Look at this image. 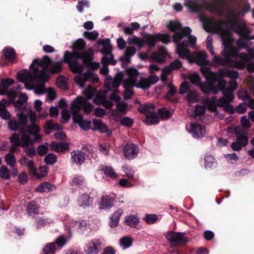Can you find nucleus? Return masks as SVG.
I'll list each match as a JSON object with an SVG mask.
<instances>
[{"instance_id":"c03bdc74","label":"nucleus","mask_w":254,"mask_h":254,"mask_svg":"<svg viewBox=\"0 0 254 254\" xmlns=\"http://www.w3.org/2000/svg\"><path fill=\"white\" fill-rule=\"evenodd\" d=\"M139 218L132 215L126 217L125 219V223L130 227H136L139 223Z\"/></svg>"},{"instance_id":"7c9ffc66","label":"nucleus","mask_w":254,"mask_h":254,"mask_svg":"<svg viewBox=\"0 0 254 254\" xmlns=\"http://www.w3.org/2000/svg\"><path fill=\"white\" fill-rule=\"evenodd\" d=\"M56 189L55 185L49 182H46L41 184L36 189V191L40 192H48Z\"/></svg>"},{"instance_id":"a878e982","label":"nucleus","mask_w":254,"mask_h":254,"mask_svg":"<svg viewBox=\"0 0 254 254\" xmlns=\"http://www.w3.org/2000/svg\"><path fill=\"white\" fill-rule=\"evenodd\" d=\"M167 55L165 49L160 48L158 51L154 52L151 56V59L156 62L163 63L165 60V58Z\"/></svg>"},{"instance_id":"79ce46f5","label":"nucleus","mask_w":254,"mask_h":254,"mask_svg":"<svg viewBox=\"0 0 254 254\" xmlns=\"http://www.w3.org/2000/svg\"><path fill=\"white\" fill-rule=\"evenodd\" d=\"M84 184V178L81 175H75L70 182V186L72 187H80L83 186Z\"/></svg>"},{"instance_id":"ddd939ff","label":"nucleus","mask_w":254,"mask_h":254,"mask_svg":"<svg viewBox=\"0 0 254 254\" xmlns=\"http://www.w3.org/2000/svg\"><path fill=\"white\" fill-rule=\"evenodd\" d=\"M143 38L145 44L152 47H154L158 42L167 44L170 41V36L166 34H146L143 36Z\"/></svg>"},{"instance_id":"b1692460","label":"nucleus","mask_w":254,"mask_h":254,"mask_svg":"<svg viewBox=\"0 0 254 254\" xmlns=\"http://www.w3.org/2000/svg\"><path fill=\"white\" fill-rule=\"evenodd\" d=\"M50 146L52 151H55L58 153H64L67 150H68V144L64 142H57L56 141H52L50 143Z\"/></svg>"},{"instance_id":"20e7f679","label":"nucleus","mask_w":254,"mask_h":254,"mask_svg":"<svg viewBox=\"0 0 254 254\" xmlns=\"http://www.w3.org/2000/svg\"><path fill=\"white\" fill-rule=\"evenodd\" d=\"M215 87V86H214ZM237 87V82L232 81L227 83L225 80L221 79L217 81V86H216L218 90L223 91V94L226 99L220 98L218 100L215 96L212 97L208 103V110L215 113L216 116H218V112L216 106L224 107L227 103L231 102L233 98V92Z\"/></svg>"},{"instance_id":"473e14b6","label":"nucleus","mask_w":254,"mask_h":254,"mask_svg":"<svg viewBox=\"0 0 254 254\" xmlns=\"http://www.w3.org/2000/svg\"><path fill=\"white\" fill-rule=\"evenodd\" d=\"M123 213V210L121 208L117 209L110 217V226L111 227L117 226L119 223L121 216Z\"/></svg>"},{"instance_id":"aec40b11","label":"nucleus","mask_w":254,"mask_h":254,"mask_svg":"<svg viewBox=\"0 0 254 254\" xmlns=\"http://www.w3.org/2000/svg\"><path fill=\"white\" fill-rule=\"evenodd\" d=\"M248 140V137L246 135L240 134L237 137L236 141L232 143L231 147L234 151H239L247 145Z\"/></svg>"},{"instance_id":"680f3d73","label":"nucleus","mask_w":254,"mask_h":254,"mask_svg":"<svg viewBox=\"0 0 254 254\" xmlns=\"http://www.w3.org/2000/svg\"><path fill=\"white\" fill-rule=\"evenodd\" d=\"M172 70L173 69L170 65L163 69L161 77V79L162 81L164 82L167 80L168 75L171 72Z\"/></svg>"},{"instance_id":"6e6552de","label":"nucleus","mask_w":254,"mask_h":254,"mask_svg":"<svg viewBox=\"0 0 254 254\" xmlns=\"http://www.w3.org/2000/svg\"><path fill=\"white\" fill-rule=\"evenodd\" d=\"M222 3L223 5L225 3V0H212L209 3L207 2H204L202 5H199L195 1L191 0H185V4L188 7L190 12H198L203 9H208L212 12L215 13L212 8L213 5L219 3Z\"/></svg>"},{"instance_id":"c756f323","label":"nucleus","mask_w":254,"mask_h":254,"mask_svg":"<svg viewBox=\"0 0 254 254\" xmlns=\"http://www.w3.org/2000/svg\"><path fill=\"white\" fill-rule=\"evenodd\" d=\"M18 161L21 165L26 164L33 175H36V170L32 160H30L25 156H23L19 159Z\"/></svg>"},{"instance_id":"8fccbe9b","label":"nucleus","mask_w":254,"mask_h":254,"mask_svg":"<svg viewBox=\"0 0 254 254\" xmlns=\"http://www.w3.org/2000/svg\"><path fill=\"white\" fill-rule=\"evenodd\" d=\"M13 153L9 152V153L6 154L4 157L5 162L11 168H13L16 164V158Z\"/></svg>"},{"instance_id":"2eb2a0df","label":"nucleus","mask_w":254,"mask_h":254,"mask_svg":"<svg viewBox=\"0 0 254 254\" xmlns=\"http://www.w3.org/2000/svg\"><path fill=\"white\" fill-rule=\"evenodd\" d=\"M74 81L78 86L83 88L86 81H91L93 83H96L99 81V77L97 74L88 70L82 75L79 74L75 76Z\"/></svg>"},{"instance_id":"f3484780","label":"nucleus","mask_w":254,"mask_h":254,"mask_svg":"<svg viewBox=\"0 0 254 254\" xmlns=\"http://www.w3.org/2000/svg\"><path fill=\"white\" fill-rule=\"evenodd\" d=\"M187 130L194 138H199L204 137L206 133L205 127L198 123H191L187 127Z\"/></svg>"},{"instance_id":"338daca9","label":"nucleus","mask_w":254,"mask_h":254,"mask_svg":"<svg viewBox=\"0 0 254 254\" xmlns=\"http://www.w3.org/2000/svg\"><path fill=\"white\" fill-rule=\"evenodd\" d=\"M66 242V240L65 237L62 235L56 239L55 243H54L55 245L56 244L60 248H62L65 244Z\"/></svg>"},{"instance_id":"e2e57ef3","label":"nucleus","mask_w":254,"mask_h":254,"mask_svg":"<svg viewBox=\"0 0 254 254\" xmlns=\"http://www.w3.org/2000/svg\"><path fill=\"white\" fill-rule=\"evenodd\" d=\"M95 91L94 88L88 87L83 91V93L85 96L84 98L86 99L87 100L91 99L93 97V96L95 93Z\"/></svg>"},{"instance_id":"603ef678","label":"nucleus","mask_w":254,"mask_h":254,"mask_svg":"<svg viewBox=\"0 0 254 254\" xmlns=\"http://www.w3.org/2000/svg\"><path fill=\"white\" fill-rule=\"evenodd\" d=\"M168 92L166 95V98L173 102L176 101V100L171 99V97L176 94L177 91V88L175 87L172 84L170 83L167 86Z\"/></svg>"},{"instance_id":"412c9836","label":"nucleus","mask_w":254,"mask_h":254,"mask_svg":"<svg viewBox=\"0 0 254 254\" xmlns=\"http://www.w3.org/2000/svg\"><path fill=\"white\" fill-rule=\"evenodd\" d=\"M79 58H74L71 57L68 61H67V59L65 57V54H64V63L68 64L70 69L74 73H80L83 71V65L78 64L74 60L79 59Z\"/></svg>"},{"instance_id":"a18cd8bd","label":"nucleus","mask_w":254,"mask_h":254,"mask_svg":"<svg viewBox=\"0 0 254 254\" xmlns=\"http://www.w3.org/2000/svg\"><path fill=\"white\" fill-rule=\"evenodd\" d=\"M67 81V79L65 76H60L57 78L56 83L59 88L65 90L68 88Z\"/></svg>"},{"instance_id":"a211bd4d","label":"nucleus","mask_w":254,"mask_h":254,"mask_svg":"<svg viewBox=\"0 0 254 254\" xmlns=\"http://www.w3.org/2000/svg\"><path fill=\"white\" fill-rule=\"evenodd\" d=\"M72 115L74 123L78 124L82 129L88 130L91 128V122L89 121L83 120L82 116L80 114H72Z\"/></svg>"},{"instance_id":"864d4df0","label":"nucleus","mask_w":254,"mask_h":254,"mask_svg":"<svg viewBox=\"0 0 254 254\" xmlns=\"http://www.w3.org/2000/svg\"><path fill=\"white\" fill-rule=\"evenodd\" d=\"M135 53L136 49L134 46L127 47L125 52V56L123 58L124 60L129 62L130 57L134 55Z\"/></svg>"},{"instance_id":"9b49d317","label":"nucleus","mask_w":254,"mask_h":254,"mask_svg":"<svg viewBox=\"0 0 254 254\" xmlns=\"http://www.w3.org/2000/svg\"><path fill=\"white\" fill-rule=\"evenodd\" d=\"M188 78L190 81L198 87L200 89L205 93L211 92L213 94H216L218 90L214 86H212L210 83L207 81V82L202 83L201 82V78L196 73H193L188 75Z\"/></svg>"},{"instance_id":"de8ad7c7","label":"nucleus","mask_w":254,"mask_h":254,"mask_svg":"<svg viewBox=\"0 0 254 254\" xmlns=\"http://www.w3.org/2000/svg\"><path fill=\"white\" fill-rule=\"evenodd\" d=\"M7 125L9 129L11 130L15 131L18 129L19 130H24L23 129H21L18 121L15 119L9 120L8 122Z\"/></svg>"},{"instance_id":"6ab92c4d","label":"nucleus","mask_w":254,"mask_h":254,"mask_svg":"<svg viewBox=\"0 0 254 254\" xmlns=\"http://www.w3.org/2000/svg\"><path fill=\"white\" fill-rule=\"evenodd\" d=\"M124 156L128 159H132L137 156L138 148L137 146L132 143L127 144L123 150Z\"/></svg>"},{"instance_id":"4be33fe9","label":"nucleus","mask_w":254,"mask_h":254,"mask_svg":"<svg viewBox=\"0 0 254 254\" xmlns=\"http://www.w3.org/2000/svg\"><path fill=\"white\" fill-rule=\"evenodd\" d=\"M71 162L77 165H81L85 160V153L79 150H73L70 153Z\"/></svg>"},{"instance_id":"5701e85b","label":"nucleus","mask_w":254,"mask_h":254,"mask_svg":"<svg viewBox=\"0 0 254 254\" xmlns=\"http://www.w3.org/2000/svg\"><path fill=\"white\" fill-rule=\"evenodd\" d=\"M93 202V198L87 193L81 194L77 199V203L79 207L85 208L91 206Z\"/></svg>"},{"instance_id":"a19ab883","label":"nucleus","mask_w":254,"mask_h":254,"mask_svg":"<svg viewBox=\"0 0 254 254\" xmlns=\"http://www.w3.org/2000/svg\"><path fill=\"white\" fill-rule=\"evenodd\" d=\"M100 168L101 171L106 176L111 178H116L118 177V175L112 167L102 165L101 166Z\"/></svg>"},{"instance_id":"bf43d9fd","label":"nucleus","mask_w":254,"mask_h":254,"mask_svg":"<svg viewBox=\"0 0 254 254\" xmlns=\"http://www.w3.org/2000/svg\"><path fill=\"white\" fill-rule=\"evenodd\" d=\"M55 243H52L47 244L43 250L42 254H54Z\"/></svg>"},{"instance_id":"f257e3e1","label":"nucleus","mask_w":254,"mask_h":254,"mask_svg":"<svg viewBox=\"0 0 254 254\" xmlns=\"http://www.w3.org/2000/svg\"><path fill=\"white\" fill-rule=\"evenodd\" d=\"M250 4H247L243 8L244 13L239 14L235 10L231 9L225 3L214 4L211 9L215 14L223 15L226 21L211 20L204 25L207 32L216 33L222 39L224 49L221 56L227 60V66L236 67L243 69L247 66L250 72L254 73V63L248 64L254 58V49L250 48L248 39L244 33V28L238 22L239 15L250 11ZM247 82L254 88V78L251 76L247 78Z\"/></svg>"},{"instance_id":"49530a36","label":"nucleus","mask_w":254,"mask_h":254,"mask_svg":"<svg viewBox=\"0 0 254 254\" xmlns=\"http://www.w3.org/2000/svg\"><path fill=\"white\" fill-rule=\"evenodd\" d=\"M133 239L129 236L124 237L120 240V245L124 249L129 248L132 244Z\"/></svg>"},{"instance_id":"37998d69","label":"nucleus","mask_w":254,"mask_h":254,"mask_svg":"<svg viewBox=\"0 0 254 254\" xmlns=\"http://www.w3.org/2000/svg\"><path fill=\"white\" fill-rule=\"evenodd\" d=\"M113 199L108 196H103L100 202V208L110 209L112 205Z\"/></svg>"},{"instance_id":"052dcab7","label":"nucleus","mask_w":254,"mask_h":254,"mask_svg":"<svg viewBox=\"0 0 254 254\" xmlns=\"http://www.w3.org/2000/svg\"><path fill=\"white\" fill-rule=\"evenodd\" d=\"M39 170L40 172L39 174L37 173V171H36V175H34L37 178H41L42 177H45L48 174V170L46 166L40 167Z\"/></svg>"},{"instance_id":"c85d7f7f","label":"nucleus","mask_w":254,"mask_h":254,"mask_svg":"<svg viewBox=\"0 0 254 254\" xmlns=\"http://www.w3.org/2000/svg\"><path fill=\"white\" fill-rule=\"evenodd\" d=\"M22 89V86L20 85H17L12 87L11 89L9 90L7 88V93H6L8 98L9 103H13L15 100V97L17 96L18 91Z\"/></svg>"},{"instance_id":"4c0bfd02","label":"nucleus","mask_w":254,"mask_h":254,"mask_svg":"<svg viewBox=\"0 0 254 254\" xmlns=\"http://www.w3.org/2000/svg\"><path fill=\"white\" fill-rule=\"evenodd\" d=\"M5 104H7L5 100H2L0 102V117L4 120L10 119L11 115L9 112L5 109Z\"/></svg>"},{"instance_id":"4d7b16f0","label":"nucleus","mask_w":254,"mask_h":254,"mask_svg":"<svg viewBox=\"0 0 254 254\" xmlns=\"http://www.w3.org/2000/svg\"><path fill=\"white\" fill-rule=\"evenodd\" d=\"M0 177L3 180H8L10 178V172L6 167L2 166L0 167Z\"/></svg>"},{"instance_id":"bb28decb","label":"nucleus","mask_w":254,"mask_h":254,"mask_svg":"<svg viewBox=\"0 0 254 254\" xmlns=\"http://www.w3.org/2000/svg\"><path fill=\"white\" fill-rule=\"evenodd\" d=\"M166 237L171 242L180 243L185 241L184 236L179 233L169 232L167 233Z\"/></svg>"},{"instance_id":"0eeeda50","label":"nucleus","mask_w":254,"mask_h":254,"mask_svg":"<svg viewBox=\"0 0 254 254\" xmlns=\"http://www.w3.org/2000/svg\"><path fill=\"white\" fill-rule=\"evenodd\" d=\"M85 42L82 39H78L74 44L73 51L68 52L65 51L64 54H65V57L67 61H68L71 57L74 58H82V61H85V59L90 58L93 55V51L92 49H88L87 51L89 54V57L86 56V53L84 52V49L85 47Z\"/></svg>"},{"instance_id":"13d9d810","label":"nucleus","mask_w":254,"mask_h":254,"mask_svg":"<svg viewBox=\"0 0 254 254\" xmlns=\"http://www.w3.org/2000/svg\"><path fill=\"white\" fill-rule=\"evenodd\" d=\"M44 161L48 165H53L57 161V156L54 154L50 153L45 157Z\"/></svg>"},{"instance_id":"7ed1b4c3","label":"nucleus","mask_w":254,"mask_h":254,"mask_svg":"<svg viewBox=\"0 0 254 254\" xmlns=\"http://www.w3.org/2000/svg\"><path fill=\"white\" fill-rule=\"evenodd\" d=\"M168 28L174 32L173 40L176 44V52L179 57L186 59L190 63L199 65L211 64L207 59V54L204 51H199L190 54L188 46L193 48L195 46L196 38L191 35V30L189 27L184 28L177 21H170L167 24Z\"/></svg>"},{"instance_id":"393cba45","label":"nucleus","mask_w":254,"mask_h":254,"mask_svg":"<svg viewBox=\"0 0 254 254\" xmlns=\"http://www.w3.org/2000/svg\"><path fill=\"white\" fill-rule=\"evenodd\" d=\"M27 130L30 134L34 136V138L32 139L33 143L36 141L40 142L41 141L42 137L39 133L40 130V127L35 123H32L31 125L27 127Z\"/></svg>"},{"instance_id":"72a5a7b5","label":"nucleus","mask_w":254,"mask_h":254,"mask_svg":"<svg viewBox=\"0 0 254 254\" xmlns=\"http://www.w3.org/2000/svg\"><path fill=\"white\" fill-rule=\"evenodd\" d=\"M123 213V210L121 208L117 209L110 217V226L111 227L117 226L119 223L121 216Z\"/></svg>"},{"instance_id":"f8f14e48","label":"nucleus","mask_w":254,"mask_h":254,"mask_svg":"<svg viewBox=\"0 0 254 254\" xmlns=\"http://www.w3.org/2000/svg\"><path fill=\"white\" fill-rule=\"evenodd\" d=\"M212 38L210 36H209L206 39V46L207 50L213 57V59L211 62V65L214 67L226 66V65L229 63L227 60H226L223 57L216 55L212 46Z\"/></svg>"},{"instance_id":"2f4dec72","label":"nucleus","mask_w":254,"mask_h":254,"mask_svg":"<svg viewBox=\"0 0 254 254\" xmlns=\"http://www.w3.org/2000/svg\"><path fill=\"white\" fill-rule=\"evenodd\" d=\"M123 213V210L121 208L117 209L110 217V226L111 227L117 226L119 223L121 216Z\"/></svg>"},{"instance_id":"423d86ee","label":"nucleus","mask_w":254,"mask_h":254,"mask_svg":"<svg viewBox=\"0 0 254 254\" xmlns=\"http://www.w3.org/2000/svg\"><path fill=\"white\" fill-rule=\"evenodd\" d=\"M19 133L20 137L18 134L13 133L9 138L11 143L9 152L11 153H14L19 146L26 147L28 145L33 144L32 138L29 134L22 130H19Z\"/></svg>"},{"instance_id":"3c124183","label":"nucleus","mask_w":254,"mask_h":254,"mask_svg":"<svg viewBox=\"0 0 254 254\" xmlns=\"http://www.w3.org/2000/svg\"><path fill=\"white\" fill-rule=\"evenodd\" d=\"M154 106L152 104H146L141 106L139 108V111L142 113L147 114L152 113L154 112Z\"/></svg>"},{"instance_id":"dca6fc26","label":"nucleus","mask_w":254,"mask_h":254,"mask_svg":"<svg viewBox=\"0 0 254 254\" xmlns=\"http://www.w3.org/2000/svg\"><path fill=\"white\" fill-rule=\"evenodd\" d=\"M159 80V77L153 74L145 78L142 77L139 74L138 82L136 87L143 89L149 88L152 84H156Z\"/></svg>"},{"instance_id":"c9c22d12","label":"nucleus","mask_w":254,"mask_h":254,"mask_svg":"<svg viewBox=\"0 0 254 254\" xmlns=\"http://www.w3.org/2000/svg\"><path fill=\"white\" fill-rule=\"evenodd\" d=\"M93 130H99L101 132H106L108 130L107 126L105 125L100 120L94 119L93 121Z\"/></svg>"},{"instance_id":"5fc2aeb1","label":"nucleus","mask_w":254,"mask_h":254,"mask_svg":"<svg viewBox=\"0 0 254 254\" xmlns=\"http://www.w3.org/2000/svg\"><path fill=\"white\" fill-rule=\"evenodd\" d=\"M53 222V220L49 218H45L44 217H40L38 218L37 221V227L40 228L43 226L50 224Z\"/></svg>"},{"instance_id":"69168bd1","label":"nucleus","mask_w":254,"mask_h":254,"mask_svg":"<svg viewBox=\"0 0 254 254\" xmlns=\"http://www.w3.org/2000/svg\"><path fill=\"white\" fill-rule=\"evenodd\" d=\"M186 98L189 103H194L198 100L197 94L195 92H189L187 95Z\"/></svg>"},{"instance_id":"f03ea898","label":"nucleus","mask_w":254,"mask_h":254,"mask_svg":"<svg viewBox=\"0 0 254 254\" xmlns=\"http://www.w3.org/2000/svg\"><path fill=\"white\" fill-rule=\"evenodd\" d=\"M30 68V71L25 69L18 72L16 78L24 84L27 89L35 88L34 92L36 94H42L45 91L44 85L48 80V69L52 74L58 73L62 70V63L52 62L49 57L45 56L41 60H34Z\"/></svg>"},{"instance_id":"774afa93","label":"nucleus","mask_w":254,"mask_h":254,"mask_svg":"<svg viewBox=\"0 0 254 254\" xmlns=\"http://www.w3.org/2000/svg\"><path fill=\"white\" fill-rule=\"evenodd\" d=\"M62 121L61 122L66 123L70 119L69 112L67 109H64L62 111Z\"/></svg>"},{"instance_id":"1a4fd4ad","label":"nucleus","mask_w":254,"mask_h":254,"mask_svg":"<svg viewBox=\"0 0 254 254\" xmlns=\"http://www.w3.org/2000/svg\"><path fill=\"white\" fill-rule=\"evenodd\" d=\"M82 108L85 113H89L93 110V106L88 102L84 97L79 96L72 102L70 108L71 113L79 114V112Z\"/></svg>"},{"instance_id":"cd10ccee","label":"nucleus","mask_w":254,"mask_h":254,"mask_svg":"<svg viewBox=\"0 0 254 254\" xmlns=\"http://www.w3.org/2000/svg\"><path fill=\"white\" fill-rule=\"evenodd\" d=\"M99 251V247L93 241L89 242L84 247L86 254H98Z\"/></svg>"},{"instance_id":"4468645a","label":"nucleus","mask_w":254,"mask_h":254,"mask_svg":"<svg viewBox=\"0 0 254 254\" xmlns=\"http://www.w3.org/2000/svg\"><path fill=\"white\" fill-rule=\"evenodd\" d=\"M126 72L123 74L122 72L117 73L115 79H113L110 76H107L105 80V87L108 90L116 91L121 84L122 79H124Z\"/></svg>"},{"instance_id":"9d476101","label":"nucleus","mask_w":254,"mask_h":254,"mask_svg":"<svg viewBox=\"0 0 254 254\" xmlns=\"http://www.w3.org/2000/svg\"><path fill=\"white\" fill-rule=\"evenodd\" d=\"M200 70L206 79L212 86L214 84L219 78L227 77L228 69L223 68L219 69L218 72H212L208 67L201 66Z\"/></svg>"},{"instance_id":"39448f33","label":"nucleus","mask_w":254,"mask_h":254,"mask_svg":"<svg viewBox=\"0 0 254 254\" xmlns=\"http://www.w3.org/2000/svg\"><path fill=\"white\" fill-rule=\"evenodd\" d=\"M139 72L134 68H129L126 69V75L123 80V85L125 89L124 96L126 100L131 98L134 94L132 90L133 87H136L138 80Z\"/></svg>"},{"instance_id":"0e129e2a","label":"nucleus","mask_w":254,"mask_h":254,"mask_svg":"<svg viewBox=\"0 0 254 254\" xmlns=\"http://www.w3.org/2000/svg\"><path fill=\"white\" fill-rule=\"evenodd\" d=\"M238 97L239 99L244 101L250 97V93L244 89H240L237 92Z\"/></svg>"},{"instance_id":"09e8293b","label":"nucleus","mask_w":254,"mask_h":254,"mask_svg":"<svg viewBox=\"0 0 254 254\" xmlns=\"http://www.w3.org/2000/svg\"><path fill=\"white\" fill-rule=\"evenodd\" d=\"M2 52L3 56L7 60H13L15 59L16 55L13 49L6 47L3 49Z\"/></svg>"},{"instance_id":"6e6d98bb","label":"nucleus","mask_w":254,"mask_h":254,"mask_svg":"<svg viewBox=\"0 0 254 254\" xmlns=\"http://www.w3.org/2000/svg\"><path fill=\"white\" fill-rule=\"evenodd\" d=\"M98 36L99 33L96 31L84 32L83 33V36L90 41L95 40L98 38Z\"/></svg>"},{"instance_id":"ea45409f","label":"nucleus","mask_w":254,"mask_h":254,"mask_svg":"<svg viewBox=\"0 0 254 254\" xmlns=\"http://www.w3.org/2000/svg\"><path fill=\"white\" fill-rule=\"evenodd\" d=\"M144 122L148 125L156 124L159 122V118L155 112H153L146 114Z\"/></svg>"},{"instance_id":"e433bc0d","label":"nucleus","mask_w":254,"mask_h":254,"mask_svg":"<svg viewBox=\"0 0 254 254\" xmlns=\"http://www.w3.org/2000/svg\"><path fill=\"white\" fill-rule=\"evenodd\" d=\"M26 210L29 215L33 216L39 214V207L36 202L34 201L28 204Z\"/></svg>"},{"instance_id":"f704fd0d","label":"nucleus","mask_w":254,"mask_h":254,"mask_svg":"<svg viewBox=\"0 0 254 254\" xmlns=\"http://www.w3.org/2000/svg\"><path fill=\"white\" fill-rule=\"evenodd\" d=\"M14 81L10 78H4L1 80L0 86V95H6L7 93V87L13 84Z\"/></svg>"},{"instance_id":"58836bf2","label":"nucleus","mask_w":254,"mask_h":254,"mask_svg":"<svg viewBox=\"0 0 254 254\" xmlns=\"http://www.w3.org/2000/svg\"><path fill=\"white\" fill-rule=\"evenodd\" d=\"M62 129V127L60 125L54 123L50 121L47 122L45 126V132L47 134L51 132V130H60Z\"/></svg>"}]
</instances>
